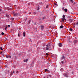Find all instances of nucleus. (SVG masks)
<instances>
[{
    "instance_id": "obj_14",
    "label": "nucleus",
    "mask_w": 78,
    "mask_h": 78,
    "mask_svg": "<svg viewBox=\"0 0 78 78\" xmlns=\"http://www.w3.org/2000/svg\"><path fill=\"white\" fill-rule=\"evenodd\" d=\"M8 28V27H6L5 28V30H6L7 31V28Z\"/></svg>"
},
{
    "instance_id": "obj_41",
    "label": "nucleus",
    "mask_w": 78,
    "mask_h": 78,
    "mask_svg": "<svg viewBox=\"0 0 78 78\" xmlns=\"http://www.w3.org/2000/svg\"><path fill=\"white\" fill-rule=\"evenodd\" d=\"M44 19H44V18H43V19H44Z\"/></svg>"
},
{
    "instance_id": "obj_6",
    "label": "nucleus",
    "mask_w": 78,
    "mask_h": 78,
    "mask_svg": "<svg viewBox=\"0 0 78 78\" xmlns=\"http://www.w3.org/2000/svg\"><path fill=\"white\" fill-rule=\"evenodd\" d=\"M65 58V57H64V56H63L62 58H61V60H64V59Z\"/></svg>"
},
{
    "instance_id": "obj_16",
    "label": "nucleus",
    "mask_w": 78,
    "mask_h": 78,
    "mask_svg": "<svg viewBox=\"0 0 78 78\" xmlns=\"http://www.w3.org/2000/svg\"><path fill=\"white\" fill-rule=\"evenodd\" d=\"M12 20H14V18H12Z\"/></svg>"
},
{
    "instance_id": "obj_20",
    "label": "nucleus",
    "mask_w": 78,
    "mask_h": 78,
    "mask_svg": "<svg viewBox=\"0 0 78 78\" xmlns=\"http://www.w3.org/2000/svg\"><path fill=\"white\" fill-rule=\"evenodd\" d=\"M70 30L71 31H72V30H73V29H72V28H70Z\"/></svg>"
},
{
    "instance_id": "obj_1",
    "label": "nucleus",
    "mask_w": 78,
    "mask_h": 78,
    "mask_svg": "<svg viewBox=\"0 0 78 78\" xmlns=\"http://www.w3.org/2000/svg\"><path fill=\"white\" fill-rule=\"evenodd\" d=\"M50 48H51V46H50V44H48L46 48V50H48Z\"/></svg>"
},
{
    "instance_id": "obj_28",
    "label": "nucleus",
    "mask_w": 78,
    "mask_h": 78,
    "mask_svg": "<svg viewBox=\"0 0 78 78\" xmlns=\"http://www.w3.org/2000/svg\"><path fill=\"white\" fill-rule=\"evenodd\" d=\"M8 27H10V25H8Z\"/></svg>"
},
{
    "instance_id": "obj_10",
    "label": "nucleus",
    "mask_w": 78,
    "mask_h": 78,
    "mask_svg": "<svg viewBox=\"0 0 78 78\" xmlns=\"http://www.w3.org/2000/svg\"><path fill=\"white\" fill-rule=\"evenodd\" d=\"M69 21L71 23L73 21V20H69Z\"/></svg>"
},
{
    "instance_id": "obj_17",
    "label": "nucleus",
    "mask_w": 78,
    "mask_h": 78,
    "mask_svg": "<svg viewBox=\"0 0 78 78\" xmlns=\"http://www.w3.org/2000/svg\"><path fill=\"white\" fill-rule=\"evenodd\" d=\"M0 48L1 50H3V49L2 48V47H0Z\"/></svg>"
},
{
    "instance_id": "obj_15",
    "label": "nucleus",
    "mask_w": 78,
    "mask_h": 78,
    "mask_svg": "<svg viewBox=\"0 0 78 78\" xmlns=\"http://www.w3.org/2000/svg\"><path fill=\"white\" fill-rule=\"evenodd\" d=\"M17 15H18V14H14V16H17Z\"/></svg>"
},
{
    "instance_id": "obj_3",
    "label": "nucleus",
    "mask_w": 78,
    "mask_h": 78,
    "mask_svg": "<svg viewBox=\"0 0 78 78\" xmlns=\"http://www.w3.org/2000/svg\"><path fill=\"white\" fill-rule=\"evenodd\" d=\"M6 58H11V56L9 55H6Z\"/></svg>"
},
{
    "instance_id": "obj_5",
    "label": "nucleus",
    "mask_w": 78,
    "mask_h": 78,
    "mask_svg": "<svg viewBox=\"0 0 78 78\" xmlns=\"http://www.w3.org/2000/svg\"><path fill=\"white\" fill-rule=\"evenodd\" d=\"M44 26L41 25V30H43V29H44Z\"/></svg>"
},
{
    "instance_id": "obj_31",
    "label": "nucleus",
    "mask_w": 78,
    "mask_h": 78,
    "mask_svg": "<svg viewBox=\"0 0 78 78\" xmlns=\"http://www.w3.org/2000/svg\"><path fill=\"white\" fill-rule=\"evenodd\" d=\"M31 14V12H30L29 13V14Z\"/></svg>"
},
{
    "instance_id": "obj_22",
    "label": "nucleus",
    "mask_w": 78,
    "mask_h": 78,
    "mask_svg": "<svg viewBox=\"0 0 78 78\" xmlns=\"http://www.w3.org/2000/svg\"><path fill=\"white\" fill-rule=\"evenodd\" d=\"M6 17H9V16L8 15H7Z\"/></svg>"
},
{
    "instance_id": "obj_36",
    "label": "nucleus",
    "mask_w": 78,
    "mask_h": 78,
    "mask_svg": "<svg viewBox=\"0 0 78 78\" xmlns=\"http://www.w3.org/2000/svg\"><path fill=\"white\" fill-rule=\"evenodd\" d=\"M48 6H46V8H48Z\"/></svg>"
},
{
    "instance_id": "obj_27",
    "label": "nucleus",
    "mask_w": 78,
    "mask_h": 78,
    "mask_svg": "<svg viewBox=\"0 0 78 78\" xmlns=\"http://www.w3.org/2000/svg\"><path fill=\"white\" fill-rule=\"evenodd\" d=\"M49 76L50 77H51V75H49Z\"/></svg>"
},
{
    "instance_id": "obj_4",
    "label": "nucleus",
    "mask_w": 78,
    "mask_h": 78,
    "mask_svg": "<svg viewBox=\"0 0 78 78\" xmlns=\"http://www.w3.org/2000/svg\"><path fill=\"white\" fill-rule=\"evenodd\" d=\"M58 46H59V47H62V44L58 43Z\"/></svg>"
},
{
    "instance_id": "obj_38",
    "label": "nucleus",
    "mask_w": 78,
    "mask_h": 78,
    "mask_svg": "<svg viewBox=\"0 0 78 78\" xmlns=\"http://www.w3.org/2000/svg\"><path fill=\"white\" fill-rule=\"evenodd\" d=\"M18 36H19V34H18Z\"/></svg>"
},
{
    "instance_id": "obj_26",
    "label": "nucleus",
    "mask_w": 78,
    "mask_h": 78,
    "mask_svg": "<svg viewBox=\"0 0 78 78\" xmlns=\"http://www.w3.org/2000/svg\"><path fill=\"white\" fill-rule=\"evenodd\" d=\"M46 71H47V69H45V72H46Z\"/></svg>"
},
{
    "instance_id": "obj_11",
    "label": "nucleus",
    "mask_w": 78,
    "mask_h": 78,
    "mask_svg": "<svg viewBox=\"0 0 78 78\" xmlns=\"http://www.w3.org/2000/svg\"><path fill=\"white\" fill-rule=\"evenodd\" d=\"M74 25H78V22L77 23H74Z\"/></svg>"
},
{
    "instance_id": "obj_24",
    "label": "nucleus",
    "mask_w": 78,
    "mask_h": 78,
    "mask_svg": "<svg viewBox=\"0 0 78 78\" xmlns=\"http://www.w3.org/2000/svg\"><path fill=\"white\" fill-rule=\"evenodd\" d=\"M46 55H47V56H48V53H46Z\"/></svg>"
},
{
    "instance_id": "obj_21",
    "label": "nucleus",
    "mask_w": 78,
    "mask_h": 78,
    "mask_svg": "<svg viewBox=\"0 0 78 78\" xmlns=\"http://www.w3.org/2000/svg\"><path fill=\"white\" fill-rule=\"evenodd\" d=\"M1 34H2V35H4V33L2 32Z\"/></svg>"
},
{
    "instance_id": "obj_42",
    "label": "nucleus",
    "mask_w": 78,
    "mask_h": 78,
    "mask_svg": "<svg viewBox=\"0 0 78 78\" xmlns=\"http://www.w3.org/2000/svg\"><path fill=\"white\" fill-rule=\"evenodd\" d=\"M30 40L31 41V39H30Z\"/></svg>"
},
{
    "instance_id": "obj_35",
    "label": "nucleus",
    "mask_w": 78,
    "mask_h": 78,
    "mask_svg": "<svg viewBox=\"0 0 78 78\" xmlns=\"http://www.w3.org/2000/svg\"><path fill=\"white\" fill-rule=\"evenodd\" d=\"M63 19H64V20H66L65 18H63Z\"/></svg>"
},
{
    "instance_id": "obj_33",
    "label": "nucleus",
    "mask_w": 78,
    "mask_h": 78,
    "mask_svg": "<svg viewBox=\"0 0 78 78\" xmlns=\"http://www.w3.org/2000/svg\"><path fill=\"white\" fill-rule=\"evenodd\" d=\"M43 49L44 50H45V48H44Z\"/></svg>"
},
{
    "instance_id": "obj_37",
    "label": "nucleus",
    "mask_w": 78,
    "mask_h": 78,
    "mask_svg": "<svg viewBox=\"0 0 78 78\" xmlns=\"http://www.w3.org/2000/svg\"><path fill=\"white\" fill-rule=\"evenodd\" d=\"M38 8L37 9H39V7H38Z\"/></svg>"
},
{
    "instance_id": "obj_30",
    "label": "nucleus",
    "mask_w": 78,
    "mask_h": 78,
    "mask_svg": "<svg viewBox=\"0 0 78 78\" xmlns=\"http://www.w3.org/2000/svg\"><path fill=\"white\" fill-rule=\"evenodd\" d=\"M14 72H14V71H13V74H14Z\"/></svg>"
},
{
    "instance_id": "obj_8",
    "label": "nucleus",
    "mask_w": 78,
    "mask_h": 78,
    "mask_svg": "<svg viewBox=\"0 0 78 78\" xmlns=\"http://www.w3.org/2000/svg\"><path fill=\"white\" fill-rule=\"evenodd\" d=\"M74 42L75 43H77L78 42V41L76 40L74 41Z\"/></svg>"
},
{
    "instance_id": "obj_9",
    "label": "nucleus",
    "mask_w": 78,
    "mask_h": 78,
    "mask_svg": "<svg viewBox=\"0 0 78 78\" xmlns=\"http://www.w3.org/2000/svg\"><path fill=\"white\" fill-rule=\"evenodd\" d=\"M64 28V26H61L60 27V28Z\"/></svg>"
},
{
    "instance_id": "obj_23",
    "label": "nucleus",
    "mask_w": 78,
    "mask_h": 78,
    "mask_svg": "<svg viewBox=\"0 0 78 78\" xmlns=\"http://www.w3.org/2000/svg\"><path fill=\"white\" fill-rule=\"evenodd\" d=\"M62 64H64V62L63 61H62Z\"/></svg>"
},
{
    "instance_id": "obj_7",
    "label": "nucleus",
    "mask_w": 78,
    "mask_h": 78,
    "mask_svg": "<svg viewBox=\"0 0 78 78\" xmlns=\"http://www.w3.org/2000/svg\"><path fill=\"white\" fill-rule=\"evenodd\" d=\"M23 36H24V37H25V32H24L23 34Z\"/></svg>"
},
{
    "instance_id": "obj_2",
    "label": "nucleus",
    "mask_w": 78,
    "mask_h": 78,
    "mask_svg": "<svg viewBox=\"0 0 78 78\" xmlns=\"http://www.w3.org/2000/svg\"><path fill=\"white\" fill-rule=\"evenodd\" d=\"M63 75H64V76H65L66 77H69V75H68V74L65 73Z\"/></svg>"
},
{
    "instance_id": "obj_13",
    "label": "nucleus",
    "mask_w": 78,
    "mask_h": 78,
    "mask_svg": "<svg viewBox=\"0 0 78 78\" xmlns=\"http://www.w3.org/2000/svg\"><path fill=\"white\" fill-rule=\"evenodd\" d=\"M64 11L65 12H67V9H65Z\"/></svg>"
},
{
    "instance_id": "obj_32",
    "label": "nucleus",
    "mask_w": 78,
    "mask_h": 78,
    "mask_svg": "<svg viewBox=\"0 0 78 78\" xmlns=\"http://www.w3.org/2000/svg\"><path fill=\"white\" fill-rule=\"evenodd\" d=\"M54 4L55 5H57L56 3H55Z\"/></svg>"
},
{
    "instance_id": "obj_18",
    "label": "nucleus",
    "mask_w": 78,
    "mask_h": 78,
    "mask_svg": "<svg viewBox=\"0 0 78 78\" xmlns=\"http://www.w3.org/2000/svg\"><path fill=\"white\" fill-rule=\"evenodd\" d=\"M65 17L66 16L64 15L63 16V18H65Z\"/></svg>"
},
{
    "instance_id": "obj_19",
    "label": "nucleus",
    "mask_w": 78,
    "mask_h": 78,
    "mask_svg": "<svg viewBox=\"0 0 78 78\" xmlns=\"http://www.w3.org/2000/svg\"><path fill=\"white\" fill-rule=\"evenodd\" d=\"M62 22H64V19H63V18L62 19Z\"/></svg>"
},
{
    "instance_id": "obj_39",
    "label": "nucleus",
    "mask_w": 78,
    "mask_h": 78,
    "mask_svg": "<svg viewBox=\"0 0 78 78\" xmlns=\"http://www.w3.org/2000/svg\"><path fill=\"white\" fill-rule=\"evenodd\" d=\"M0 11H1V10L0 9Z\"/></svg>"
},
{
    "instance_id": "obj_12",
    "label": "nucleus",
    "mask_w": 78,
    "mask_h": 78,
    "mask_svg": "<svg viewBox=\"0 0 78 78\" xmlns=\"http://www.w3.org/2000/svg\"><path fill=\"white\" fill-rule=\"evenodd\" d=\"M27 61H28V59H27L25 60H24V62H27Z\"/></svg>"
},
{
    "instance_id": "obj_29",
    "label": "nucleus",
    "mask_w": 78,
    "mask_h": 78,
    "mask_svg": "<svg viewBox=\"0 0 78 78\" xmlns=\"http://www.w3.org/2000/svg\"><path fill=\"white\" fill-rule=\"evenodd\" d=\"M2 53H3V52H1V54H2Z\"/></svg>"
},
{
    "instance_id": "obj_25",
    "label": "nucleus",
    "mask_w": 78,
    "mask_h": 78,
    "mask_svg": "<svg viewBox=\"0 0 78 78\" xmlns=\"http://www.w3.org/2000/svg\"><path fill=\"white\" fill-rule=\"evenodd\" d=\"M11 75H13V73L12 72L11 74Z\"/></svg>"
},
{
    "instance_id": "obj_40",
    "label": "nucleus",
    "mask_w": 78,
    "mask_h": 78,
    "mask_svg": "<svg viewBox=\"0 0 78 78\" xmlns=\"http://www.w3.org/2000/svg\"><path fill=\"white\" fill-rule=\"evenodd\" d=\"M61 70H62V69H61Z\"/></svg>"
},
{
    "instance_id": "obj_34",
    "label": "nucleus",
    "mask_w": 78,
    "mask_h": 78,
    "mask_svg": "<svg viewBox=\"0 0 78 78\" xmlns=\"http://www.w3.org/2000/svg\"><path fill=\"white\" fill-rule=\"evenodd\" d=\"M71 2H73V0H71Z\"/></svg>"
}]
</instances>
